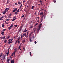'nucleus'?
<instances>
[{"instance_id":"10","label":"nucleus","mask_w":63,"mask_h":63,"mask_svg":"<svg viewBox=\"0 0 63 63\" xmlns=\"http://www.w3.org/2000/svg\"><path fill=\"white\" fill-rule=\"evenodd\" d=\"M34 29H35V30H34V31H33V32L34 33H36V32H35V31H36V28H34Z\"/></svg>"},{"instance_id":"44","label":"nucleus","mask_w":63,"mask_h":63,"mask_svg":"<svg viewBox=\"0 0 63 63\" xmlns=\"http://www.w3.org/2000/svg\"><path fill=\"white\" fill-rule=\"evenodd\" d=\"M11 15H12V14L10 13V14H9V16H11Z\"/></svg>"},{"instance_id":"27","label":"nucleus","mask_w":63,"mask_h":63,"mask_svg":"<svg viewBox=\"0 0 63 63\" xmlns=\"http://www.w3.org/2000/svg\"><path fill=\"white\" fill-rule=\"evenodd\" d=\"M9 20H10V19H6V21H9Z\"/></svg>"},{"instance_id":"6","label":"nucleus","mask_w":63,"mask_h":63,"mask_svg":"<svg viewBox=\"0 0 63 63\" xmlns=\"http://www.w3.org/2000/svg\"><path fill=\"white\" fill-rule=\"evenodd\" d=\"M9 10V9L7 8L5 10V11L7 12V11H8Z\"/></svg>"},{"instance_id":"35","label":"nucleus","mask_w":63,"mask_h":63,"mask_svg":"<svg viewBox=\"0 0 63 63\" xmlns=\"http://www.w3.org/2000/svg\"><path fill=\"white\" fill-rule=\"evenodd\" d=\"M25 2V0H24L23 1V3L24 4V3Z\"/></svg>"},{"instance_id":"46","label":"nucleus","mask_w":63,"mask_h":63,"mask_svg":"<svg viewBox=\"0 0 63 63\" xmlns=\"http://www.w3.org/2000/svg\"><path fill=\"white\" fill-rule=\"evenodd\" d=\"M39 2H40L41 3H42V1H41V0H40L39 1Z\"/></svg>"},{"instance_id":"17","label":"nucleus","mask_w":63,"mask_h":63,"mask_svg":"<svg viewBox=\"0 0 63 63\" xmlns=\"http://www.w3.org/2000/svg\"><path fill=\"white\" fill-rule=\"evenodd\" d=\"M17 39H18V40H17V41H19V40L20 39V37H19Z\"/></svg>"},{"instance_id":"60","label":"nucleus","mask_w":63,"mask_h":63,"mask_svg":"<svg viewBox=\"0 0 63 63\" xmlns=\"http://www.w3.org/2000/svg\"><path fill=\"white\" fill-rule=\"evenodd\" d=\"M39 25H40L41 26H42V24L41 23Z\"/></svg>"},{"instance_id":"3","label":"nucleus","mask_w":63,"mask_h":63,"mask_svg":"<svg viewBox=\"0 0 63 63\" xmlns=\"http://www.w3.org/2000/svg\"><path fill=\"white\" fill-rule=\"evenodd\" d=\"M12 59L11 61V63H14V59H13V60H12V58H11Z\"/></svg>"},{"instance_id":"29","label":"nucleus","mask_w":63,"mask_h":63,"mask_svg":"<svg viewBox=\"0 0 63 63\" xmlns=\"http://www.w3.org/2000/svg\"><path fill=\"white\" fill-rule=\"evenodd\" d=\"M19 9H18L17 11H16L18 13L19 12Z\"/></svg>"},{"instance_id":"31","label":"nucleus","mask_w":63,"mask_h":63,"mask_svg":"<svg viewBox=\"0 0 63 63\" xmlns=\"http://www.w3.org/2000/svg\"><path fill=\"white\" fill-rule=\"evenodd\" d=\"M6 42H7V40H5V41H4V43H6Z\"/></svg>"},{"instance_id":"34","label":"nucleus","mask_w":63,"mask_h":63,"mask_svg":"<svg viewBox=\"0 0 63 63\" xmlns=\"http://www.w3.org/2000/svg\"><path fill=\"white\" fill-rule=\"evenodd\" d=\"M6 38L5 36H3L2 37V39H5Z\"/></svg>"},{"instance_id":"28","label":"nucleus","mask_w":63,"mask_h":63,"mask_svg":"<svg viewBox=\"0 0 63 63\" xmlns=\"http://www.w3.org/2000/svg\"><path fill=\"white\" fill-rule=\"evenodd\" d=\"M41 27V26H38V28H39V29H40V28Z\"/></svg>"},{"instance_id":"25","label":"nucleus","mask_w":63,"mask_h":63,"mask_svg":"<svg viewBox=\"0 0 63 63\" xmlns=\"http://www.w3.org/2000/svg\"><path fill=\"white\" fill-rule=\"evenodd\" d=\"M41 22H42V21H43V18H41Z\"/></svg>"},{"instance_id":"42","label":"nucleus","mask_w":63,"mask_h":63,"mask_svg":"<svg viewBox=\"0 0 63 63\" xmlns=\"http://www.w3.org/2000/svg\"><path fill=\"white\" fill-rule=\"evenodd\" d=\"M4 17H5L6 18H7V16H6V15H5L4 16Z\"/></svg>"},{"instance_id":"33","label":"nucleus","mask_w":63,"mask_h":63,"mask_svg":"<svg viewBox=\"0 0 63 63\" xmlns=\"http://www.w3.org/2000/svg\"><path fill=\"white\" fill-rule=\"evenodd\" d=\"M6 29H4L2 30V31H6Z\"/></svg>"},{"instance_id":"55","label":"nucleus","mask_w":63,"mask_h":63,"mask_svg":"<svg viewBox=\"0 0 63 63\" xmlns=\"http://www.w3.org/2000/svg\"><path fill=\"white\" fill-rule=\"evenodd\" d=\"M7 3L8 4V2H9V0H7Z\"/></svg>"},{"instance_id":"18","label":"nucleus","mask_w":63,"mask_h":63,"mask_svg":"<svg viewBox=\"0 0 63 63\" xmlns=\"http://www.w3.org/2000/svg\"><path fill=\"white\" fill-rule=\"evenodd\" d=\"M13 26H14V25H13V24H12L10 26V28H12V27H13Z\"/></svg>"},{"instance_id":"50","label":"nucleus","mask_w":63,"mask_h":63,"mask_svg":"<svg viewBox=\"0 0 63 63\" xmlns=\"http://www.w3.org/2000/svg\"><path fill=\"white\" fill-rule=\"evenodd\" d=\"M35 44H37V42L36 41H35L34 42Z\"/></svg>"},{"instance_id":"37","label":"nucleus","mask_w":63,"mask_h":63,"mask_svg":"<svg viewBox=\"0 0 63 63\" xmlns=\"http://www.w3.org/2000/svg\"><path fill=\"white\" fill-rule=\"evenodd\" d=\"M18 3L19 4H20V1H18Z\"/></svg>"},{"instance_id":"57","label":"nucleus","mask_w":63,"mask_h":63,"mask_svg":"<svg viewBox=\"0 0 63 63\" xmlns=\"http://www.w3.org/2000/svg\"><path fill=\"white\" fill-rule=\"evenodd\" d=\"M13 38H12V39H11V41H13Z\"/></svg>"},{"instance_id":"40","label":"nucleus","mask_w":63,"mask_h":63,"mask_svg":"<svg viewBox=\"0 0 63 63\" xmlns=\"http://www.w3.org/2000/svg\"><path fill=\"white\" fill-rule=\"evenodd\" d=\"M9 53H10V52H9V51H8V52H7V55H8V54H9Z\"/></svg>"},{"instance_id":"22","label":"nucleus","mask_w":63,"mask_h":63,"mask_svg":"<svg viewBox=\"0 0 63 63\" xmlns=\"http://www.w3.org/2000/svg\"><path fill=\"white\" fill-rule=\"evenodd\" d=\"M22 4L21 5V6H20V8L21 9V7H22Z\"/></svg>"},{"instance_id":"45","label":"nucleus","mask_w":63,"mask_h":63,"mask_svg":"<svg viewBox=\"0 0 63 63\" xmlns=\"http://www.w3.org/2000/svg\"><path fill=\"white\" fill-rule=\"evenodd\" d=\"M32 27H33V26H31L30 28H31V29H32Z\"/></svg>"},{"instance_id":"16","label":"nucleus","mask_w":63,"mask_h":63,"mask_svg":"<svg viewBox=\"0 0 63 63\" xmlns=\"http://www.w3.org/2000/svg\"><path fill=\"white\" fill-rule=\"evenodd\" d=\"M21 36V40H22V39H23V38H22V34H21V35H20Z\"/></svg>"},{"instance_id":"53","label":"nucleus","mask_w":63,"mask_h":63,"mask_svg":"<svg viewBox=\"0 0 63 63\" xmlns=\"http://www.w3.org/2000/svg\"><path fill=\"white\" fill-rule=\"evenodd\" d=\"M3 39L2 38V37H0V39Z\"/></svg>"},{"instance_id":"12","label":"nucleus","mask_w":63,"mask_h":63,"mask_svg":"<svg viewBox=\"0 0 63 63\" xmlns=\"http://www.w3.org/2000/svg\"><path fill=\"white\" fill-rule=\"evenodd\" d=\"M5 26V24L4 23H3V24L2 25V27H4Z\"/></svg>"},{"instance_id":"58","label":"nucleus","mask_w":63,"mask_h":63,"mask_svg":"<svg viewBox=\"0 0 63 63\" xmlns=\"http://www.w3.org/2000/svg\"><path fill=\"white\" fill-rule=\"evenodd\" d=\"M39 20L38 19V20L37 21V22H39Z\"/></svg>"},{"instance_id":"5","label":"nucleus","mask_w":63,"mask_h":63,"mask_svg":"<svg viewBox=\"0 0 63 63\" xmlns=\"http://www.w3.org/2000/svg\"><path fill=\"white\" fill-rule=\"evenodd\" d=\"M44 15H46V14L47 13V11L46 10H45L44 11Z\"/></svg>"},{"instance_id":"62","label":"nucleus","mask_w":63,"mask_h":63,"mask_svg":"<svg viewBox=\"0 0 63 63\" xmlns=\"http://www.w3.org/2000/svg\"><path fill=\"white\" fill-rule=\"evenodd\" d=\"M22 11V9H21L20 11V12H21Z\"/></svg>"},{"instance_id":"32","label":"nucleus","mask_w":63,"mask_h":63,"mask_svg":"<svg viewBox=\"0 0 63 63\" xmlns=\"http://www.w3.org/2000/svg\"><path fill=\"white\" fill-rule=\"evenodd\" d=\"M16 16H15L14 17H13V19H14V18H16Z\"/></svg>"},{"instance_id":"38","label":"nucleus","mask_w":63,"mask_h":63,"mask_svg":"<svg viewBox=\"0 0 63 63\" xmlns=\"http://www.w3.org/2000/svg\"><path fill=\"white\" fill-rule=\"evenodd\" d=\"M30 56L31 55V52H30Z\"/></svg>"},{"instance_id":"21","label":"nucleus","mask_w":63,"mask_h":63,"mask_svg":"<svg viewBox=\"0 0 63 63\" xmlns=\"http://www.w3.org/2000/svg\"><path fill=\"white\" fill-rule=\"evenodd\" d=\"M15 50L16 52V51H17V49L16 48H15Z\"/></svg>"},{"instance_id":"1","label":"nucleus","mask_w":63,"mask_h":63,"mask_svg":"<svg viewBox=\"0 0 63 63\" xmlns=\"http://www.w3.org/2000/svg\"><path fill=\"white\" fill-rule=\"evenodd\" d=\"M11 40L10 39L8 40V43L9 44H10L11 43H12V41H10Z\"/></svg>"},{"instance_id":"30","label":"nucleus","mask_w":63,"mask_h":63,"mask_svg":"<svg viewBox=\"0 0 63 63\" xmlns=\"http://www.w3.org/2000/svg\"><path fill=\"white\" fill-rule=\"evenodd\" d=\"M4 59H2V61H2V63H4Z\"/></svg>"},{"instance_id":"43","label":"nucleus","mask_w":63,"mask_h":63,"mask_svg":"<svg viewBox=\"0 0 63 63\" xmlns=\"http://www.w3.org/2000/svg\"><path fill=\"white\" fill-rule=\"evenodd\" d=\"M21 30H21V29H20L19 30V32H20L21 31Z\"/></svg>"},{"instance_id":"63","label":"nucleus","mask_w":63,"mask_h":63,"mask_svg":"<svg viewBox=\"0 0 63 63\" xmlns=\"http://www.w3.org/2000/svg\"><path fill=\"white\" fill-rule=\"evenodd\" d=\"M1 55H3V53H1V54H0Z\"/></svg>"},{"instance_id":"19","label":"nucleus","mask_w":63,"mask_h":63,"mask_svg":"<svg viewBox=\"0 0 63 63\" xmlns=\"http://www.w3.org/2000/svg\"><path fill=\"white\" fill-rule=\"evenodd\" d=\"M14 55H15V51H14V52L13 53H12V55H14Z\"/></svg>"},{"instance_id":"56","label":"nucleus","mask_w":63,"mask_h":63,"mask_svg":"<svg viewBox=\"0 0 63 63\" xmlns=\"http://www.w3.org/2000/svg\"><path fill=\"white\" fill-rule=\"evenodd\" d=\"M34 38H35V37L34 36H33L32 37V39H34Z\"/></svg>"},{"instance_id":"14","label":"nucleus","mask_w":63,"mask_h":63,"mask_svg":"<svg viewBox=\"0 0 63 63\" xmlns=\"http://www.w3.org/2000/svg\"><path fill=\"white\" fill-rule=\"evenodd\" d=\"M29 39L31 42H32V40L31 39V38H29Z\"/></svg>"},{"instance_id":"7","label":"nucleus","mask_w":63,"mask_h":63,"mask_svg":"<svg viewBox=\"0 0 63 63\" xmlns=\"http://www.w3.org/2000/svg\"><path fill=\"white\" fill-rule=\"evenodd\" d=\"M6 12H7V11H5L4 12H2L3 14V15H5V14H6Z\"/></svg>"},{"instance_id":"51","label":"nucleus","mask_w":63,"mask_h":63,"mask_svg":"<svg viewBox=\"0 0 63 63\" xmlns=\"http://www.w3.org/2000/svg\"><path fill=\"white\" fill-rule=\"evenodd\" d=\"M14 20H15V19H14L12 21H14Z\"/></svg>"},{"instance_id":"9","label":"nucleus","mask_w":63,"mask_h":63,"mask_svg":"<svg viewBox=\"0 0 63 63\" xmlns=\"http://www.w3.org/2000/svg\"><path fill=\"white\" fill-rule=\"evenodd\" d=\"M6 55H4V56H3V57H4L3 58H3V60L4 59H5V57H6Z\"/></svg>"},{"instance_id":"48","label":"nucleus","mask_w":63,"mask_h":63,"mask_svg":"<svg viewBox=\"0 0 63 63\" xmlns=\"http://www.w3.org/2000/svg\"><path fill=\"white\" fill-rule=\"evenodd\" d=\"M15 27H17V25H15Z\"/></svg>"},{"instance_id":"11","label":"nucleus","mask_w":63,"mask_h":63,"mask_svg":"<svg viewBox=\"0 0 63 63\" xmlns=\"http://www.w3.org/2000/svg\"><path fill=\"white\" fill-rule=\"evenodd\" d=\"M6 61L7 63H9V60H8V59H7Z\"/></svg>"},{"instance_id":"8","label":"nucleus","mask_w":63,"mask_h":63,"mask_svg":"<svg viewBox=\"0 0 63 63\" xmlns=\"http://www.w3.org/2000/svg\"><path fill=\"white\" fill-rule=\"evenodd\" d=\"M40 15H44V13L43 12H41L40 14Z\"/></svg>"},{"instance_id":"24","label":"nucleus","mask_w":63,"mask_h":63,"mask_svg":"<svg viewBox=\"0 0 63 63\" xmlns=\"http://www.w3.org/2000/svg\"><path fill=\"white\" fill-rule=\"evenodd\" d=\"M26 31H27V30L26 29H25L24 32H25V33L26 32Z\"/></svg>"},{"instance_id":"20","label":"nucleus","mask_w":63,"mask_h":63,"mask_svg":"<svg viewBox=\"0 0 63 63\" xmlns=\"http://www.w3.org/2000/svg\"><path fill=\"white\" fill-rule=\"evenodd\" d=\"M17 12H15V13H14V14H15V15H17Z\"/></svg>"},{"instance_id":"49","label":"nucleus","mask_w":63,"mask_h":63,"mask_svg":"<svg viewBox=\"0 0 63 63\" xmlns=\"http://www.w3.org/2000/svg\"><path fill=\"white\" fill-rule=\"evenodd\" d=\"M24 17V15H23L22 16V17Z\"/></svg>"},{"instance_id":"59","label":"nucleus","mask_w":63,"mask_h":63,"mask_svg":"<svg viewBox=\"0 0 63 63\" xmlns=\"http://www.w3.org/2000/svg\"><path fill=\"white\" fill-rule=\"evenodd\" d=\"M27 34L28 36V32H27Z\"/></svg>"},{"instance_id":"23","label":"nucleus","mask_w":63,"mask_h":63,"mask_svg":"<svg viewBox=\"0 0 63 63\" xmlns=\"http://www.w3.org/2000/svg\"><path fill=\"white\" fill-rule=\"evenodd\" d=\"M39 30H40V29H39V28H38L37 29V32H39Z\"/></svg>"},{"instance_id":"41","label":"nucleus","mask_w":63,"mask_h":63,"mask_svg":"<svg viewBox=\"0 0 63 63\" xmlns=\"http://www.w3.org/2000/svg\"><path fill=\"white\" fill-rule=\"evenodd\" d=\"M18 44H19V43H20V42H20L19 41V40H18Z\"/></svg>"},{"instance_id":"15","label":"nucleus","mask_w":63,"mask_h":63,"mask_svg":"<svg viewBox=\"0 0 63 63\" xmlns=\"http://www.w3.org/2000/svg\"><path fill=\"white\" fill-rule=\"evenodd\" d=\"M24 36H25V37H26V36H27V34L26 33H24Z\"/></svg>"},{"instance_id":"47","label":"nucleus","mask_w":63,"mask_h":63,"mask_svg":"<svg viewBox=\"0 0 63 63\" xmlns=\"http://www.w3.org/2000/svg\"><path fill=\"white\" fill-rule=\"evenodd\" d=\"M18 42V40H17V41H16L15 44H16V42Z\"/></svg>"},{"instance_id":"61","label":"nucleus","mask_w":63,"mask_h":63,"mask_svg":"<svg viewBox=\"0 0 63 63\" xmlns=\"http://www.w3.org/2000/svg\"><path fill=\"white\" fill-rule=\"evenodd\" d=\"M2 18H0V20H2Z\"/></svg>"},{"instance_id":"2","label":"nucleus","mask_w":63,"mask_h":63,"mask_svg":"<svg viewBox=\"0 0 63 63\" xmlns=\"http://www.w3.org/2000/svg\"><path fill=\"white\" fill-rule=\"evenodd\" d=\"M17 10V8H16L12 12V13H14V12H16Z\"/></svg>"},{"instance_id":"39","label":"nucleus","mask_w":63,"mask_h":63,"mask_svg":"<svg viewBox=\"0 0 63 63\" xmlns=\"http://www.w3.org/2000/svg\"><path fill=\"white\" fill-rule=\"evenodd\" d=\"M4 18V16H3L2 17H0V18Z\"/></svg>"},{"instance_id":"54","label":"nucleus","mask_w":63,"mask_h":63,"mask_svg":"<svg viewBox=\"0 0 63 63\" xmlns=\"http://www.w3.org/2000/svg\"><path fill=\"white\" fill-rule=\"evenodd\" d=\"M8 29H9L10 28H11V27H8Z\"/></svg>"},{"instance_id":"4","label":"nucleus","mask_w":63,"mask_h":63,"mask_svg":"<svg viewBox=\"0 0 63 63\" xmlns=\"http://www.w3.org/2000/svg\"><path fill=\"white\" fill-rule=\"evenodd\" d=\"M25 40H26L25 39H24L23 40V41H22V43L23 44H24L25 43Z\"/></svg>"},{"instance_id":"52","label":"nucleus","mask_w":63,"mask_h":63,"mask_svg":"<svg viewBox=\"0 0 63 63\" xmlns=\"http://www.w3.org/2000/svg\"><path fill=\"white\" fill-rule=\"evenodd\" d=\"M38 23H36V24H35V26H36V25H38Z\"/></svg>"},{"instance_id":"64","label":"nucleus","mask_w":63,"mask_h":63,"mask_svg":"<svg viewBox=\"0 0 63 63\" xmlns=\"http://www.w3.org/2000/svg\"><path fill=\"white\" fill-rule=\"evenodd\" d=\"M9 49H10V48H9L8 49V52H9Z\"/></svg>"},{"instance_id":"36","label":"nucleus","mask_w":63,"mask_h":63,"mask_svg":"<svg viewBox=\"0 0 63 63\" xmlns=\"http://www.w3.org/2000/svg\"><path fill=\"white\" fill-rule=\"evenodd\" d=\"M34 6H32V7L31 8L32 9H33V8H34Z\"/></svg>"},{"instance_id":"13","label":"nucleus","mask_w":63,"mask_h":63,"mask_svg":"<svg viewBox=\"0 0 63 63\" xmlns=\"http://www.w3.org/2000/svg\"><path fill=\"white\" fill-rule=\"evenodd\" d=\"M44 15H45V14L44 15H43L41 16V18H43L44 17Z\"/></svg>"},{"instance_id":"26","label":"nucleus","mask_w":63,"mask_h":63,"mask_svg":"<svg viewBox=\"0 0 63 63\" xmlns=\"http://www.w3.org/2000/svg\"><path fill=\"white\" fill-rule=\"evenodd\" d=\"M4 32H2L1 33V34L2 35H3V34H4Z\"/></svg>"}]
</instances>
